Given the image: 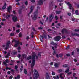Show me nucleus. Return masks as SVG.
Masks as SVG:
<instances>
[{
	"label": "nucleus",
	"mask_w": 79,
	"mask_h": 79,
	"mask_svg": "<svg viewBox=\"0 0 79 79\" xmlns=\"http://www.w3.org/2000/svg\"><path fill=\"white\" fill-rule=\"evenodd\" d=\"M36 56V54H34L32 55L31 57V59L32 60V62L31 63V68H32L34 65H35V57Z\"/></svg>",
	"instance_id": "nucleus-1"
},
{
	"label": "nucleus",
	"mask_w": 79,
	"mask_h": 79,
	"mask_svg": "<svg viewBox=\"0 0 79 79\" xmlns=\"http://www.w3.org/2000/svg\"><path fill=\"white\" fill-rule=\"evenodd\" d=\"M33 72L35 75L34 79H37V78H38V77H39V73L38 72V71H37V70H35V69H34V70Z\"/></svg>",
	"instance_id": "nucleus-2"
},
{
	"label": "nucleus",
	"mask_w": 79,
	"mask_h": 79,
	"mask_svg": "<svg viewBox=\"0 0 79 79\" xmlns=\"http://www.w3.org/2000/svg\"><path fill=\"white\" fill-rule=\"evenodd\" d=\"M38 10L37 9L35 12L34 13V17L33 18V20L35 21L37 18V14H38Z\"/></svg>",
	"instance_id": "nucleus-3"
},
{
	"label": "nucleus",
	"mask_w": 79,
	"mask_h": 79,
	"mask_svg": "<svg viewBox=\"0 0 79 79\" xmlns=\"http://www.w3.org/2000/svg\"><path fill=\"white\" fill-rule=\"evenodd\" d=\"M55 41H60L61 40V37L60 36H57L54 38Z\"/></svg>",
	"instance_id": "nucleus-4"
},
{
	"label": "nucleus",
	"mask_w": 79,
	"mask_h": 79,
	"mask_svg": "<svg viewBox=\"0 0 79 79\" xmlns=\"http://www.w3.org/2000/svg\"><path fill=\"white\" fill-rule=\"evenodd\" d=\"M44 38H45V39H46L47 36H46V35H44L43 36H42V35L40 36V41H41V42H43V41H44V40L43 39H44Z\"/></svg>",
	"instance_id": "nucleus-5"
},
{
	"label": "nucleus",
	"mask_w": 79,
	"mask_h": 79,
	"mask_svg": "<svg viewBox=\"0 0 79 79\" xmlns=\"http://www.w3.org/2000/svg\"><path fill=\"white\" fill-rule=\"evenodd\" d=\"M14 41L15 42V44L14 45V47H17L18 45H19V44H20V43L19 42V41H17V40H15Z\"/></svg>",
	"instance_id": "nucleus-6"
},
{
	"label": "nucleus",
	"mask_w": 79,
	"mask_h": 79,
	"mask_svg": "<svg viewBox=\"0 0 79 79\" xmlns=\"http://www.w3.org/2000/svg\"><path fill=\"white\" fill-rule=\"evenodd\" d=\"M10 43H11V42L10 41H8L6 44V47L5 48V49L6 50H8V48H10V47L9 46L10 45Z\"/></svg>",
	"instance_id": "nucleus-7"
},
{
	"label": "nucleus",
	"mask_w": 79,
	"mask_h": 79,
	"mask_svg": "<svg viewBox=\"0 0 79 79\" xmlns=\"http://www.w3.org/2000/svg\"><path fill=\"white\" fill-rule=\"evenodd\" d=\"M54 16L52 14H51L49 16V22H52V19H53V18Z\"/></svg>",
	"instance_id": "nucleus-8"
},
{
	"label": "nucleus",
	"mask_w": 79,
	"mask_h": 79,
	"mask_svg": "<svg viewBox=\"0 0 79 79\" xmlns=\"http://www.w3.org/2000/svg\"><path fill=\"white\" fill-rule=\"evenodd\" d=\"M9 63V61H8V59H6L5 60V61H4L3 62V63L4 65H5L6 66H8V64L6 63Z\"/></svg>",
	"instance_id": "nucleus-9"
},
{
	"label": "nucleus",
	"mask_w": 79,
	"mask_h": 79,
	"mask_svg": "<svg viewBox=\"0 0 79 79\" xmlns=\"http://www.w3.org/2000/svg\"><path fill=\"white\" fill-rule=\"evenodd\" d=\"M66 3L67 5L69 6V8L70 10H71L72 9V5L71 4L69 3V2H66Z\"/></svg>",
	"instance_id": "nucleus-10"
},
{
	"label": "nucleus",
	"mask_w": 79,
	"mask_h": 79,
	"mask_svg": "<svg viewBox=\"0 0 79 79\" xmlns=\"http://www.w3.org/2000/svg\"><path fill=\"white\" fill-rule=\"evenodd\" d=\"M30 9L31 10L30 12L28 13V15H29L33 11V9H34V6H31L30 7Z\"/></svg>",
	"instance_id": "nucleus-11"
},
{
	"label": "nucleus",
	"mask_w": 79,
	"mask_h": 79,
	"mask_svg": "<svg viewBox=\"0 0 79 79\" xmlns=\"http://www.w3.org/2000/svg\"><path fill=\"white\" fill-rule=\"evenodd\" d=\"M61 32L62 33H64V32L65 33H67L68 32V30L65 28H63L61 31Z\"/></svg>",
	"instance_id": "nucleus-12"
},
{
	"label": "nucleus",
	"mask_w": 79,
	"mask_h": 79,
	"mask_svg": "<svg viewBox=\"0 0 79 79\" xmlns=\"http://www.w3.org/2000/svg\"><path fill=\"white\" fill-rule=\"evenodd\" d=\"M43 3H44V1L42 0H39V2H38V3L39 5H42L43 4Z\"/></svg>",
	"instance_id": "nucleus-13"
},
{
	"label": "nucleus",
	"mask_w": 79,
	"mask_h": 79,
	"mask_svg": "<svg viewBox=\"0 0 79 79\" xmlns=\"http://www.w3.org/2000/svg\"><path fill=\"white\" fill-rule=\"evenodd\" d=\"M12 20L14 22H16L17 21V17L14 16L12 17Z\"/></svg>",
	"instance_id": "nucleus-14"
},
{
	"label": "nucleus",
	"mask_w": 79,
	"mask_h": 79,
	"mask_svg": "<svg viewBox=\"0 0 79 79\" xmlns=\"http://www.w3.org/2000/svg\"><path fill=\"white\" fill-rule=\"evenodd\" d=\"M63 54H60L59 55L58 54H57L56 55V58H58V57H60L61 58L63 56Z\"/></svg>",
	"instance_id": "nucleus-15"
},
{
	"label": "nucleus",
	"mask_w": 79,
	"mask_h": 79,
	"mask_svg": "<svg viewBox=\"0 0 79 79\" xmlns=\"http://www.w3.org/2000/svg\"><path fill=\"white\" fill-rule=\"evenodd\" d=\"M72 35V36H77V37H79V34H78L77 33H72L71 34Z\"/></svg>",
	"instance_id": "nucleus-16"
},
{
	"label": "nucleus",
	"mask_w": 79,
	"mask_h": 79,
	"mask_svg": "<svg viewBox=\"0 0 79 79\" xmlns=\"http://www.w3.org/2000/svg\"><path fill=\"white\" fill-rule=\"evenodd\" d=\"M50 77L49 75L47 73H46V79H50Z\"/></svg>",
	"instance_id": "nucleus-17"
},
{
	"label": "nucleus",
	"mask_w": 79,
	"mask_h": 79,
	"mask_svg": "<svg viewBox=\"0 0 79 79\" xmlns=\"http://www.w3.org/2000/svg\"><path fill=\"white\" fill-rule=\"evenodd\" d=\"M11 6H9V7H8L7 8V11L10 13V11H11Z\"/></svg>",
	"instance_id": "nucleus-18"
},
{
	"label": "nucleus",
	"mask_w": 79,
	"mask_h": 79,
	"mask_svg": "<svg viewBox=\"0 0 79 79\" xmlns=\"http://www.w3.org/2000/svg\"><path fill=\"white\" fill-rule=\"evenodd\" d=\"M6 3H5L4 5L3 6L2 9V10H5V9H6Z\"/></svg>",
	"instance_id": "nucleus-19"
},
{
	"label": "nucleus",
	"mask_w": 79,
	"mask_h": 79,
	"mask_svg": "<svg viewBox=\"0 0 79 79\" xmlns=\"http://www.w3.org/2000/svg\"><path fill=\"white\" fill-rule=\"evenodd\" d=\"M21 78V77L19 75H17V77H15V79H19Z\"/></svg>",
	"instance_id": "nucleus-20"
},
{
	"label": "nucleus",
	"mask_w": 79,
	"mask_h": 79,
	"mask_svg": "<svg viewBox=\"0 0 79 79\" xmlns=\"http://www.w3.org/2000/svg\"><path fill=\"white\" fill-rule=\"evenodd\" d=\"M24 68V67H23V65H22L21 66V68L20 69V71L21 72V73H22L23 72V69Z\"/></svg>",
	"instance_id": "nucleus-21"
},
{
	"label": "nucleus",
	"mask_w": 79,
	"mask_h": 79,
	"mask_svg": "<svg viewBox=\"0 0 79 79\" xmlns=\"http://www.w3.org/2000/svg\"><path fill=\"white\" fill-rule=\"evenodd\" d=\"M17 54V52H13L11 53V55L14 56V55H16Z\"/></svg>",
	"instance_id": "nucleus-22"
},
{
	"label": "nucleus",
	"mask_w": 79,
	"mask_h": 79,
	"mask_svg": "<svg viewBox=\"0 0 79 79\" xmlns=\"http://www.w3.org/2000/svg\"><path fill=\"white\" fill-rule=\"evenodd\" d=\"M61 11H56V14H61Z\"/></svg>",
	"instance_id": "nucleus-23"
},
{
	"label": "nucleus",
	"mask_w": 79,
	"mask_h": 79,
	"mask_svg": "<svg viewBox=\"0 0 79 79\" xmlns=\"http://www.w3.org/2000/svg\"><path fill=\"white\" fill-rule=\"evenodd\" d=\"M25 8V6H24L23 5L22 6H21L20 8V10H23V9H24Z\"/></svg>",
	"instance_id": "nucleus-24"
},
{
	"label": "nucleus",
	"mask_w": 79,
	"mask_h": 79,
	"mask_svg": "<svg viewBox=\"0 0 79 79\" xmlns=\"http://www.w3.org/2000/svg\"><path fill=\"white\" fill-rule=\"evenodd\" d=\"M75 14L77 15H79V10H78L75 11Z\"/></svg>",
	"instance_id": "nucleus-25"
},
{
	"label": "nucleus",
	"mask_w": 79,
	"mask_h": 79,
	"mask_svg": "<svg viewBox=\"0 0 79 79\" xmlns=\"http://www.w3.org/2000/svg\"><path fill=\"white\" fill-rule=\"evenodd\" d=\"M54 66L56 68H58V64L57 63H55L54 64Z\"/></svg>",
	"instance_id": "nucleus-26"
},
{
	"label": "nucleus",
	"mask_w": 79,
	"mask_h": 79,
	"mask_svg": "<svg viewBox=\"0 0 79 79\" xmlns=\"http://www.w3.org/2000/svg\"><path fill=\"white\" fill-rule=\"evenodd\" d=\"M19 37H21L22 36H23V35H22V33L21 32L19 33L18 35Z\"/></svg>",
	"instance_id": "nucleus-27"
},
{
	"label": "nucleus",
	"mask_w": 79,
	"mask_h": 79,
	"mask_svg": "<svg viewBox=\"0 0 79 79\" xmlns=\"http://www.w3.org/2000/svg\"><path fill=\"white\" fill-rule=\"evenodd\" d=\"M22 57H23V58H26V55L25 54H23L22 55Z\"/></svg>",
	"instance_id": "nucleus-28"
},
{
	"label": "nucleus",
	"mask_w": 79,
	"mask_h": 79,
	"mask_svg": "<svg viewBox=\"0 0 79 79\" xmlns=\"http://www.w3.org/2000/svg\"><path fill=\"white\" fill-rule=\"evenodd\" d=\"M10 16H11V15H10V14H9V15H7L6 16V19H8V18H10Z\"/></svg>",
	"instance_id": "nucleus-29"
},
{
	"label": "nucleus",
	"mask_w": 79,
	"mask_h": 79,
	"mask_svg": "<svg viewBox=\"0 0 79 79\" xmlns=\"http://www.w3.org/2000/svg\"><path fill=\"white\" fill-rule=\"evenodd\" d=\"M22 13V11L21 10L19 9L18 10V13L19 14V15H21Z\"/></svg>",
	"instance_id": "nucleus-30"
},
{
	"label": "nucleus",
	"mask_w": 79,
	"mask_h": 79,
	"mask_svg": "<svg viewBox=\"0 0 79 79\" xmlns=\"http://www.w3.org/2000/svg\"><path fill=\"white\" fill-rule=\"evenodd\" d=\"M53 78L54 79H59V77H58V76L57 75V78L56 77V76H54L53 77Z\"/></svg>",
	"instance_id": "nucleus-31"
},
{
	"label": "nucleus",
	"mask_w": 79,
	"mask_h": 79,
	"mask_svg": "<svg viewBox=\"0 0 79 79\" xmlns=\"http://www.w3.org/2000/svg\"><path fill=\"white\" fill-rule=\"evenodd\" d=\"M68 66L69 65L68 64H66L63 65V66L64 67V68H66V67H68Z\"/></svg>",
	"instance_id": "nucleus-32"
},
{
	"label": "nucleus",
	"mask_w": 79,
	"mask_h": 79,
	"mask_svg": "<svg viewBox=\"0 0 79 79\" xmlns=\"http://www.w3.org/2000/svg\"><path fill=\"white\" fill-rule=\"evenodd\" d=\"M24 73L25 74H27V70L26 69H24Z\"/></svg>",
	"instance_id": "nucleus-33"
},
{
	"label": "nucleus",
	"mask_w": 79,
	"mask_h": 79,
	"mask_svg": "<svg viewBox=\"0 0 79 79\" xmlns=\"http://www.w3.org/2000/svg\"><path fill=\"white\" fill-rule=\"evenodd\" d=\"M62 71H63V70L61 69L58 70V73H61V72H62Z\"/></svg>",
	"instance_id": "nucleus-34"
},
{
	"label": "nucleus",
	"mask_w": 79,
	"mask_h": 79,
	"mask_svg": "<svg viewBox=\"0 0 79 79\" xmlns=\"http://www.w3.org/2000/svg\"><path fill=\"white\" fill-rule=\"evenodd\" d=\"M70 46L69 45H68V46H67L66 48V50H69V47Z\"/></svg>",
	"instance_id": "nucleus-35"
},
{
	"label": "nucleus",
	"mask_w": 79,
	"mask_h": 79,
	"mask_svg": "<svg viewBox=\"0 0 79 79\" xmlns=\"http://www.w3.org/2000/svg\"><path fill=\"white\" fill-rule=\"evenodd\" d=\"M55 43L53 42V41H52L51 43H50V44L51 45H54Z\"/></svg>",
	"instance_id": "nucleus-36"
},
{
	"label": "nucleus",
	"mask_w": 79,
	"mask_h": 79,
	"mask_svg": "<svg viewBox=\"0 0 79 79\" xmlns=\"http://www.w3.org/2000/svg\"><path fill=\"white\" fill-rule=\"evenodd\" d=\"M38 29H39V30H42V29H43V27H38Z\"/></svg>",
	"instance_id": "nucleus-37"
},
{
	"label": "nucleus",
	"mask_w": 79,
	"mask_h": 79,
	"mask_svg": "<svg viewBox=\"0 0 79 79\" xmlns=\"http://www.w3.org/2000/svg\"><path fill=\"white\" fill-rule=\"evenodd\" d=\"M25 4L26 5H28V2L27 1L25 2Z\"/></svg>",
	"instance_id": "nucleus-38"
},
{
	"label": "nucleus",
	"mask_w": 79,
	"mask_h": 79,
	"mask_svg": "<svg viewBox=\"0 0 79 79\" xmlns=\"http://www.w3.org/2000/svg\"><path fill=\"white\" fill-rule=\"evenodd\" d=\"M19 32H20V30H19V29H18L16 30V32H17V33H19Z\"/></svg>",
	"instance_id": "nucleus-39"
},
{
	"label": "nucleus",
	"mask_w": 79,
	"mask_h": 79,
	"mask_svg": "<svg viewBox=\"0 0 79 79\" xmlns=\"http://www.w3.org/2000/svg\"><path fill=\"white\" fill-rule=\"evenodd\" d=\"M14 34H15L14 33H10V35L11 37H13V36H14Z\"/></svg>",
	"instance_id": "nucleus-40"
},
{
	"label": "nucleus",
	"mask_w": 79,
	"mask_h": 79,
	"mask_svg": "<svg viewBox=\"0 0 79 79\" xmlns=\"http://www.w3.org/2000/svg\"><path fill=\"white\" fill-rule=\"evenodd\" d=\"M62 74H62V73L61 74H60V76L61 78V79H64V78L63 77H62V76H61L62 75Z\"/></svg>",
	"instance_id": "nucleus-41"
},
{
	"label": "nucleus",
	"mask_w": 79,
	"mask_h": 79,
	"mask_svg": "<svg viewBox=\"0 0 79 79\" xmlns=\"http://www.w3.org/2000/svg\"><path fill=\"white\" fill-rule=\"evenodd\" d=\"M52 31V30L51 29H48L47 30V31L48 32H50V31Z\"/></svg>",
	"instance_id": "nucleus-42"
},
{
	"label": "nucleus",
	"mask_w": 79,
	"mask_h": 79,
	"mask_svg": "<svg viewBox=\"0 0 79 79\" xmlns=\"http://www.w3.org/2000/svg\"><path fill=\"white\" fill-rule=\"evenodd\" d=\"M13 77V75H11L9 77V79H12Z\"/></svg>",
	"instance_id": "nucleus-43"
},
{
	"label": "nucleus",
	"mask_w": 79,
	"mask_h": 79,
	"mask_svg": "<svg viewBox=\"0 0 79 79\" xmlns=\"http://www.w3.org/2000/svg\"><path fill=\"white\" fill-rule=\"evenodd\" d=\"M18 66L15 65V69H18Z\"/></svg>",
	"instance_id": "nucleus-44"
},
{
	"label": "nucleus",
	"mask_w": 79,
	"mask_h": 79,
	"mask_svg": "<svg viewBox=\"0 0 79 79\" xmlns=\"http://www.w3.org/2000/svg\"><path fill=\"white\" fill-rule=\"evenodd\" d=\"M55 18L56 20H58V16H55Z\"/></svg>",
	"instance_id": "nucleus-45"
},
{
	"label": "nucleus",
	"mask_w": 79,
	"mask_h": 79,
	"mask_svg": "<svg viewBox=\"0 0 79 79\" xmlns=\"http://www.w3.org/2000/svg\"><path fill=\"white\" fill-rule=\"evenodd\" d=\"M26 39L27 40V41H28V40L29 39V37L27 36Z\"/></svg>",
	"instance_id": "nucleus-46"
},
{
	"label": "nucleus",
	"mask_w": 79,
	"mask_h": 79,
	"mask_svg": "<svg viewBox=\"0 0 79 79\" xmlns=\"http://www.w3.org/2000/svg\"><path fill=\"white\" fill-rule=\"evenodd\" d=\"M21 56V54H18V58H20Z\"/></svg>",
	"instance_id": "nucleus-47"
},
{
	"label": "nucleus",
	"mask_w": 79,
	"mask_h": 79,
	"mask_svg": "<svg viewBox=\"0 0 79 79\" xmlns=\"http://www.w3.org/2000/svg\"><path fill=\"white\" fill-rule=\"evenodd\" d=\"M38 56H39V58H40V57H41V54H40V53H39Z\"/></svg>",
	"instance_id": "nucleus-48"
},
{
	"label": "nucleus",
	"mask_w": 79,
	"mask_h": 79,
	"mask_svg": "<svg viewBox=\"0 0 79 79\" xmlns=\"http://www.w3.org/2000/svg\"><path fill=\"white\" fill-rule=\"evenodd\" d=\"M69 69H67L65 71V73H68L69 72Z\"/></svg>",
	"instance_id": "nucleus-49"
},
{
	"label": "nucleus",
	"mask_w": 79,
	"mask_h": 79,
	"mask_svg": "<svg viewBox=\"0 0 79 79\" xmlns=\"http://www.w3.org/2000/svg\"><path fill=\"white\" fill-rule=\"evenodd\" d=\"M53 55H55V54H56V52L55 51V50H54V52H53Z\"/></svg>",
	"instance_id": "nucleus-50"
},
{
	"label": "nucleus",
	"mask_w": 79,
	"mask_h": 79,
	"mask_svg": "<svg viewBox=\"0 0 79 79\" xmlns=\"http://www.w3.org/2000/svg\"><path fill=\"white\" fill-rule=\"evenodd\" d=\"M72 74V72H69L67 74L68 75H70V74Z\"/></svg>",
	"instance_id": "nucleus-51"
},
{
	"label": "nucleus",
	"mask_w": 79,
	"mask_h": 79,
	"mask_svg": "<svg viewBox=\"0 0 79 79\" xmlns=\"http://www.w3.org/2000/svg\"><path fill=\"white\" fill-rule=\"evenodd\" d=\"M56 29H60V27H58L57 25H56Z\"/></svg>",
	"instance_id": "nucleus-52"
},
{
	"label": "nucleus",
	"mask_w": 79,
	"mask_h": 79,
	"mask_svg": "<svg viewBox=\"0 0 79 79\" xmlns=\"http://www.w3.org/2000/svg\"><path fill=\"white\" fill-rule=\"evenodd\" d=\"M53 64V62H51L50 63V65L51 66H52Z\"/></svg>",
	"instance_id": "nucleus-53"
},
{
	"label": "nucleus",
	"mask_w": 79,
	"mask_h": 79,
	"mask_svg": "<svg viewBox=\"0 0 79 79\" xmlns=\"http://www.w3.org/2000/svg\"><path fill=\"white\" fill-rule=\"evenodd\" d=\"M33 69H32L31 70V71L30 72V74H31V73H33Z\"/></svg>",
	"instance_id": "nucleus-54"
},
{
	"label": "nucleus",
	"mask_w": 79,
	"mask_h": 79,
	"mask_svg": "<svg viewBox=\"0 0 79 79\" xmlns=\"http://www.w3.org/2000/svg\"><path fill=\"white\" fill-rule=\"evenodd\" d=\"M52 75H55V73L54 72H52Z\"/></svg>",
	"instance_id": "nucleus-55"
},
{
	"label": "nucleus",
	"mask_w": 79,
	"mask_h": 79,
	"mask_svg": "<svg viewBox=\"0 0 79 79\" xmlns=\"http://www.w3.org/2000/svg\"><path fill=\"white\" fill-rule=\"evenodd\" d=\"M74 52H72L71 53V55H74Z\"/></svg>",
	"instance_id": "nucleus-56"
},
{
	"label": "nucleus",
	"mask_w": 79,
	"mask_h": 79,
	"mask_svg": "<svg viewBox=\"0 0 79 79\" xmlns=\"http://www.w3.org/2000/svg\"><path fill=\"white\" fill-rule=\"evenodd\" d=\"M62 39H65L66 38V36H63L62 37Z\"/></svg>",
	"instance_id": "nucleus-57"
},
{
	"label": "nucleus",
	"mask_w": 79,
	"mask_h": 79,
	"mask_svg": "<svg viewBox=\"0 0 79 79\" xmlns=\"http://www.w3.org/2000/svg\"><path fill=\"white\" fill-rule=\"evenodd\" d=\"M68 16H69L71 15V13H68Z\"/></svg>",
	"instance_id": "nucleus-58"
},
{
	"label": "nucleus",
	"mask_w": 79,
	"mask_h": 79,
	"mask_svg": "<svg viewBox=\"0 0 79 79\" xmlns=\"http://www.w3.org/2000/svg\"><path fill=\"white\" fill-rule=\"evenodd\" d=\"M73 61H74L75 62H77V60L76 59H73Z\"/></svg>",
	"instance_id": "nucleus-59"
},
{
	"label": "nucleus",
	"mask_w": 79,
	"mask_h": 79,
	"mask_svg": "<svg viewBox=\"0 0 79 79\" xmlns=\"http://www.w3.org/2000/svg\"><path fill=\"white\" fill-rule=\"evenodd\" d=\"M76 75V73H73V76L74 77H75Z\"/></svg>",
	"instance_id": "nucleus-60"
},
{
	"label": "nucleus",
	"mask_w": 79,
	"mask_h": 79,
	"mask_svg": "<svg viewBox=\"0 0 79 79\" xmlns=\"http://www.w3.org/2000/svg\"><path fill=\"white\" fill-rule=\"evenodd\" d=\"M7 74H11V73H10V71H8L7 72Z\"/></svg>",
	"instance_id": "nucleus-61"
},
{
	"label": "nucleus",
	"mask_w": 79,
	"mask_h": 79,
	"mask_svg": "<svg viewBox=\"0 0 79 79\" xmlns=\"http://www.w3.org/2000/svg\"><path fill=\"white\" fill-rule=\"evenodd\" d=\"M57 26H61V23H58L57 24Z\"/></svg>",
	"instance_id": "nucleus-62"
},
{
	"label": "nucleus",
	"mask_w": 79,
	"mask_h": 79,
	"mask_svg": "<svg viewBox=\"0 0 79 79\" xmlns=\"http://www.w3.org/2000/svg\"><path fill=\"white\" fill-rule=\"evenodd\" d=\"M16 27H18V28H19V27H20V26H19V25H16Z\"/></svg>",
	"instance_id": "nucleus-63"
},
{
	"label": "nucleus",
	"mask_w": 79,
	"mask_h": 79,
	"mask_svg": "<svg viewBox=\"0 0 79 79\" xmlns=\"http://www.w3.org/2000/svg\"><path fill=\"white\" fill-rule=\"evenodd\" d=\"M77 6L78 8H79V4H77Z\"/></svg>",
	"instance_id": "nucleus-64"
}]
</instances>
